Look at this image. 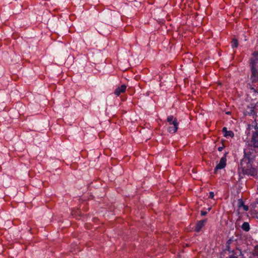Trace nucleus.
<instances>
[{
	"mask_svg": "<svg viewBox=\"0 0 258 258\" xmlns=\"http://www.w3.org/2000/svg\"><path fill=\"white\" fill-rule=\"evenodd\" d=\"M232 241V240L231 239H229L226 242V249L228 251H230V245Z\"/></svg>",
	"mask_w": 258,
	"mask_h": 258,
	"instance_id": "14",
	"label": "nucleus"
},
{
	"mask_svg": "<svg viewBox=\"0 0 258 258\" xmlns=\"http://www.w3.org/2000/svg\"><path fill=\"white\" fill-rule=\"evenodd\" d=\"M126 86L125 85H122L117 87L114 91V94L116 96H119L121 93H124L126 90Z\"/></svg>",
	"mask_w": 258,
	"mask_h": 258,
	"instance_id": "8",
	"label": "nucleus"
},
{
	"mask_svg": "<svg viewBox=\"0 0 258 258\" xmlns=\"http://www.w3.org/2000/svg\"><path fill=\"white\" fill-rule=\"evenodd\" d=\"M228 154L227 152H226L224 156L221 158L220 162L216 165L214 173H216L217 170L219 169H223L226 165V156Z\"/></svg>",
	"mask_w": 258,
	"mask_h": 258,
	"instance_id": "3",
	"label": "nucleus"
},
{
	"mask_svg": "<svg viewBox=\"0 0 258 258\" xmlns=\"http://www.w3.org/2000/svg\"><path fill=\"white\" fill-rule=\"evenodd\" d=\"M206 222L207 219H204L198 221L195 226V231H196L197 232H199L201 230V229L204 227Z\"/></svg>",
	"mask_w": 258,
	"mask_h": 258,
	"instance_id": "6",
	"label": "nucleus"
},
{
	"mask_svg": "<svg viewBox=\"0 0 258 258\" xmlns=\"http://www.w3.org/2000/svg\"><path fill=\"white\" fill-rule=\"evenodd\" d=\"M237 207L239 209L242 208L244 211H247L249 209L248 206L244 205V202L241 199H240L238 200Z\"/></svg>",
	"mask_w": 258,
	"mask_h": 258,
	"instance_id": "9",
	"label": "nucleus"
},
{
	"mask_svg": "<svg viewBox=\"0 0 258 258\" xmlns=\"http://www.w3.org/2000/svg\"><path fill=\"white\" fill-rule=\"evenodd\" d=\"M244 158L241 161V165L242 166L243 172L247 175H253L254 170L253 168L249 167L251 166V162L254 158L253 150L251 148H247L244 150Z\"/></svg>",
	"mask_w": 258,
	"mask_h": 258,
	"instance_id": "1",
	"label": "nucleus"
},
{
	"mask_svg": "<svg viewBox=\"0 0 258 258\" xmlns=\"http://www.w3.org/2000/svg\"><path fill=\"white\" fill-rule=\"evenodd\" d=\"M207 214V211H202L201 212V214L202 216H205Z\"/></svg>",
	"mask_w": 258,
	"mask_h": 258,
	"instance_id": "17",
	"label": "nucleus"
},
{
	"mask_svg": "<svg viewBox=\"0 0 258 258\" xmlns=\"http://www.w3.org/2000/svg\"><path fill=\"white\" fill-rule=\"evenodd\" d=\"M253 58L250 60L249 67L250 69L251 75L250 79L252 83H258V51H254L252 53Z\"/></svg>",
	"mask_w": 258,
	"mask_h": 258,
	"instance_id": "2",
	"label": "nucleus"
},
{
	"mask_svg": "<svg viewBox=\"0 0 258 258\" xmlns=\"http://www.w3.org/2000/svg\"><path fill=\"white\" fill-rule=\"evenodd\" d=\"M255 108V106L252 105L251 106L249 107L248 106L247 107L248 110H246V115L252 116L253 118L255 117L256 116V113L255 111H254V109Z\"/></svg>",
	"mask_w": 258,
	"mask_h": 258,
	"instance_id": "7",
	"label": "nucleus"
},
{
	"mask_svg": "<svg viewBox=\"0 0 258 258\" xmlns=\"http://www.w3.org/2000/svg\"><path fill=\"white\" fill-rule=\"evenodd\" d=\"M178 128V122L177 119H175L173 125H170L168 128V132L171 134L175 133Z\"/></svg>",
	"mask_w": 258,
	"mask_h": 258,
	"instance_id": "4",
	"label": "nucleus"
},
{
	"mask_svg": "<svg viewBox=\"0 0 258 258\" xmlns=\"http://www.w3.org/2000/svg\"><path fill=\"white\" fill-rule=\"evenodd\" d=\"M238 42L236 39H233L232 41V46L233 48H236L238 46Z\"/></svg>",
	"mask_w": 258,
	"mask_h": 258,
	"instance_id": "13",
	"label": "nucleus"
},
{
	"mask_svg": "<svg viewBox=\"0 0 258 258\" xmlns=\"http://www.w3.org/2000/svg\"><path fill=\"white\" fill-rule=\"evenodd\" d=\"M175 119H177V118L174 117L173 115H170L167 117V121L170 125H173Z\"/></svg>",
	"mask_w": 258,
	"mask_h": 258,
	"instance_id": "12",
	"label": "nucleus"
},
{
	"mask_svg": "<svg viewBox=\"0 0 258 258\" xmlns=\"http://www.w3.org/2000/svg\"><path fill=\"white\" fill-rule=\"evenodd\" d=\"M225 148V146L223 144L221 147H219L218 148V150L220 152L222 151L223 149Z\"/></svg>",
	"mask_w": 258,
	"mask_h": 258,
	"instance_id": "16",
	"label": "nucleus"
},
{
	"mask_svg": "<svg viewBox=\"0 0 258 258\" xmlns=\"http://www.w3.org/2000/svg\"><path fill=\"white\" fill-rule=\"evenodd\" d=\"M214 197V193L213 191L210 192L209 198H211V199H213Z\"/></svg>",
	"mask_w": 258,
	"mask_h": 258,
	"instance_id": "15",
	"label": "nucleus"
},
{
	"mask_svg": "<svg viewBox=\"0 0 258 258\" xmlns=\"http://www.w3.org/2000/svg\"><path fill=\"white\" fill-rule=\"evenodd\" d=\"M250 89L252 90L254 92H257L256 90L252 87H251Z\"/></svg>",
	"mask_w": 258,
	"mask_h": 258,
	"instance_id": "18",
	"label": "nucleus"
},
{
	"mask_svg": "<svg viewBox=\"0 0 258 258\" xmlns=\"http://www.w3.org/2000/svg\"><path fill=\"white\" fill-rule=\"evenodd\" d=\"M227 258H238V257L237 256H234V255H231L229 257H227Z\"/></svg>",
	"mask_w": 258,
	"mask_h": 258,
	"instance_id": "19",
	"label": "nucleus"
},
{
	"mask_svg": "<svg viewBox=\"0 0 258 258\" xmlns=\"http://www.w3.org/2000/svg\"><path fill=\"white\" fill-rule=\"evenodd\" d=\"M241 228L243 230L245 231H249V230H250V226L249 223L247 222H244L241 226Z\"/></svg>",
	"mask_w": 258,
	"mask_h": 258,
	"instance_id": "11",
	"label": "nucleus"
},
{
	"mask_svg": "<svg viewBox=\"0 0 258 258\" xmlns=\"http://www.w3.org/2000/svg\"><path fill=\"white\" fill-rule=\"evenodd\" d=\"M222 132L224 134V136L226 138L231 137L233 138L234 136V133L232 131H227V127H224L222 128Z\"/></svg>",
	"mask_w": 258,
	"mask_h": 258,
	"instance_id": "10",
	"label": "nucleus"
},
{
	"mask_svg": "<svg viewBox=\"0 0 258 258\" xmlns=\"http://www.w3.org/2000/svg\"><path fill=\"white\" fill-rule=\"evenodd\" d=\"M251 142L254 148L258 150V132H255L252 136Z\"/></svg>",
	"mask_w": 258,
	"mask_h": 258,
	"instance_id": "5",
	"label": "nucleus"
}]
</instances>
